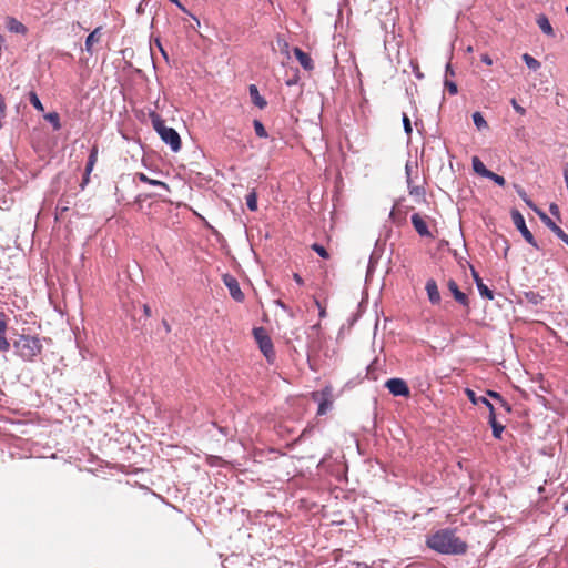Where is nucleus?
Instances as JSON below:
<instances>
[{
  "label": "nucleus",
  "mask_w": 568,
  "mask_h": 568,
  "mask_svg": "<svg viewBox=\"0 0 568 568\" xmlns=\"http://www.w3.org/2000/svg\"><path fill=\"white\" fill-rule=\"evenodd\" d=\"M44 119L52 125L53 130L58 131L61 129L60 116L57 112L47 113Z\"/></svg>",
  "instance_id": "nucleus-25"
},
{
  "label": "nucleus",
  "mask_w": 568,
  "mask_h": 568,
  "mask_svg": "<svg viewBox=\"0 0 568 568\" xmlns=\"http://www.w3.org/2000/svg\"><path fill=\"white\" fill-rule=\"evenodd\" d=\"M172 3H174L179 9H181L183 12H187L185 7L180 2V0H170Z\"/></svg>",
  "instance_id": "nucleus-46"
},
{
  "label": "nucleus",
  "mask_w": 568,
  "mask_h": 568,
  "mask_svg": "<svg viewBox=\"0 0 568 568\" xmlns=\"http://www.w3.org/2000/svg\"><path fill=\"white\" fill-rule=\"evenodd\" d=\"M153 129L160 135L163 142L170 145L173 152H178L181 149V138L176 130L165 125L164 120L155 112L150 113Z\"/></svg>",
  "instance_id": "nucleus-3"
},
{
  "label": "nucleus",
  "mask_w": 568,
  "mask_h": 568,
  "mask_svg": "<svg viewBox=\"0 0 568 568\" xmlns=\"http://www.w3.org/2000/svg\"><path fill=\"white\" fill-rule=\"evenodd\" d=\"M406 175H407V186L410 195H422L424 194V190L420 186L413 185L410 179V168L408 164L405 166Z\"/></svg>",
  "instance_id": "nucleus-22"
},
{
  "label": "nucleus",
  "mask_w": 568,
  "mask_h": 568,
  "mask_svg": "<svg viewBox=\"0 0 568 568\" xmlns=\"http://www.w3.org/2000/svg\"><path fill=\"white\" fill-rule=\"evenodd\" d=\"M448 290L453 294L455 301L459 303L462 306L469 308V298L468 296L462 292L454 280H449L447 283Z\"/></svg>",
  "instance_id": "nucleus-10"
},
{
  "label": "nucleus",
  "mask_w": 568,
  "mask_h": 568,
  "mask_svg": "<svg viewBox=\"0 0 568 568\" xmlns=\"http://www.w3.org/2000/svg\"><path fill=\"white\" fill-rule=\"evenodd\" d=\"M215 459H219V457H216V456H210V457H209L210 464H211V465H214Z\"/></svg>",
  "instance_id": "nucleus-54"
},
{
  "label": "nucleus",
  "mask_w": 568,
  "mask_h": 568,
  "mask_svg": "<svg viewBox=\"0 0 568 568\" xmlns=\"http://www.w3.org/2000/svg\"><path fill=\"white\" fill-rule=\"evenodd\" d=\"M538 215L540 220L545 223V225L548 229H550L556 234L557 237H559L560 240L564 239V236L566 235L564 230L559 227L545 212L538 211Z\"/></svg>",
  "instance_id": "nucleus-15"
},
{
  "label": "nucleus",
  "mask_w": 568,
  "mask_h": 568,
  "mask_svg": "<svg viewBox=\"0 0 568 568\" xmlns=\"http://www.w3.org/2000/svg\"><path fill=\"white\" fill-rule=\"evenodd\" d=\"M525 296L532 304H538L541 301V296L538 293L532 292V291L526 292Z\"/></svg>",
  "instance_id": "nucleus-36"
},
{
  "label": "nucleus",
  "mask_w": 568,
  "mask_h": 568,
  "mask_svg": "<svg viewBox=\"0 0 568 568\" xmlns=\"http://www.w3.org/2000/svg\"><path fill=\"white\" fill-rule=\"evenodd\" d=\"M311 247H312V250H313V251H315V252H316V253H317L322 258H328V257H329V254H328L327 250H326L323 245H321V244H318V243H314V244H312V246H311Z\"/></svg>",
  "instance_id": "nucleus-32"
},
{
  "label": "nucleus",
  "mask_w": 568,
  "mask_h": 568,
  "mask_svg": "<svg viewBox=\"0 0 568 568\" xmlns=\"http://www.w3.org/2000/svg\"><path fill=\"white\" fill-rule=\"evenodd\" d=\"M329 396H331V388L329 387H326L321 393V399L318 398L320 397L318 393H313L312 394L313 399L314 400H318L317 415H325L327 413V410L329 409V407L332 405V402L328 399Z\"/></svg>",
  "instance_id": "nucleus-9"
},
{
  "label": "nucleus",
  "mask_w": 568,
  "mask_h": 568,
  "mask_svg": "<svg viewBox=\"0 0 568 568\" xmlns=\"http://www.w3.org/2000/svg\"><path fill=\"white\" fill-rule=\"evenodd\" d=\"M549 211H550V213H551L552 215H557V214H559V209H558L557 204H554V203H552V204H550V206H549Z\"/></svg>",
  "instance_id": "nucleus-45"
},
{
  "label": "nucleus",
  "mask_w": 568,
  "mask_h": 568,
  "mask_svg": "<svg viewBox=\"0 0 568 568\" xmlns=\"http://www.w3.org/2000/svg\"><path fill=\"white\" fill-rule=\"evenodd\" d=\"M29 101L36 110H38V111L44 110L42 102L40 101L38 94L34 91L29 92Z\"/></svg>",
  "instance_id": "nucleus-29"
},
{
  "label": "nucleus",
  "mask_w": 568,
  "mask_h": 568,
  "mask_svg": "<svg viewBox=\"0 0 568 568\" xmlns=\"http://www.w3.org/2000/svg\"><path fill=\"white\" fill-rule=\"evenodd\" d=\"M444 85L452 95L457 94L458 88L454 81L449 80L448 78H445Z\"/></svg>",
  "instance_id": "nucleus-34"
},
{
  "label": "nucleus",
  "mask_w": 568,
  "mask_h": 568,
  "mask_svg": "<svg viewBox=\"0 0 568 568\" xmlns=\"http://www.w3.org/2000/svg\"><path fill=\"white\" fill-rule=\"evenodd\" d=\"M155 44H156V47H158L160 50H162V48H163V47H162V43H161L160 39H155Z\"/></svg>",
  "instance_id": "nucleus-55"
},
{
  "label": "nucleus",
  "mask_w": 568,
  "mask_h": 568,
  "mask_svg": "<svg viewBox=\"0 0 568 568\" xmlns=\"http://www.w3.org/2000/svg\"><path fill=\"white\" fill-rule=\"evenodd\" d=\"M473 121L478 130H484V129L488 128L487 121L484 119L483 114L478 111L473 113Z\"/></svg>",
  "instance_id": "nucleus-27"
},
{
  "label": "nucleus",
  "mask_w": 568,
  "mask_h": 568,
  "mask_svg": "<svg viewBox=\"0 0 568 568\" xmlns=\"http://www.w3.org/2000/svg\"><path fill=\"white\" fill-rule=\"evenodd\" d=\"M498 403L507 413L511 412L510 404L508 402H506L504 398H501V400H499Z\"/></svg>",
  "instance_id": "nucleus-43"
},
{
  "label": "nucleus",
  "mask_w": 568,
  "mask_h": 568,
  "mask_svg": "<svg viewBox=\"0 0 568 568\" xmlns=\"http://www.w3.org/2000/svg\"><path fill=\"white\" fill-rule=\"evenodd\" d=\"M511 105H513L514 110H515L517 113H519L520 115H524V114L526 113V110H525L521 105H519V104L517 103L516 99H513V100H511Z\"/></svg>",
  "instance_id": "nucleus-38"
},
{
  "label": "nucleus",
  "mask_w": 568,
  "mask_h": 568,
  "mask_svg": "<svg viewBox=\"0 0 568 568\" xmlns=\"http://www.w3.org/2000/svg\"><path fill=\"white\" fill-rule=\"evenodd\" d=\"M402 121H403V126H404L405 133L407 134V136H410L412 132H413V128H412L410 120L406 113H403Z\"/></svg>",
  "instance_id": "nucleus-33"
},
{
  "label": "nucleus",
  "mask_w": 568,
  "mask_h": 568,
  "mask_svg": "<svg viewBox=\"0 0 568 568\" xmlns=\"http://www.w3.org/2000/svg\"><path fill=\"white\" fill-rule=\"evenodd\" d=\"M536 23L539 29L548 37H555L554 29L549 22V19L545 14H539L536 19Z\"/></svg>",
  "instance_id": "nucleus-17"
},
{
  "label": "nucleus",
  "mask_w": 568,
  "mask_h": 568,
  "mask_svg": "<svg viewBox=\"0 0 568 568\" xmlns=\"http://www.w3.org/2000/svg\"><path fill=\"white\" fill-rule=\"evenodd\" d=\"M246 205L247 209L251 212L257 211V193L255 189H253L247 195H246Z\"/></svg>",
  "instance_id": "nucleus-24"
},
{
  "label": "nucleus",
  "mask_w": 568,
  "mask_h": 568,
  "mask_svg": "<svg viewBox=\"0 0 568 568\" xmlns=\"http://www.w3.org/2000/svg\"><path fill=\"white\" fill-rule=\"evenodd\" d=\"M476 287H477V290H478L479 294H480L483 297H485V298H487V300H490V301L494 298V293H493V291H491L487 285H485V284H484V282L478 283V285H477Z\"/></svg>",
  "instance_id": "nucleus-28"
},
{
  "label": "nucleus",
  "mask_w": 568,
  "mask_h": 568,
  "mask_svg": "<svg viewBox=\"0 0 568 568\" xmlns=\"http://www.w3.org/2000/svg\"><path fill=\"white\" fill-rule=\"evenodd\" d=\"M511 220H513V223L515 224V226L517 227V230L523 235V237L530 245H532L536 248H539V246H538V244H537L532 233L526 226V222H525V219H524L523 214L518 210H513L511 211Z\"/></svg>",
  "instance_id": "nucleus-5"
},
{
  "label": "nucleus",
  "mask_w": 568,
  "mask_h": 568,
  "mask_svg": "<svg viewBox=\"0 0 568 568\" xmlns=\"http://www.w3.org/2000/svg\"><path fill=\"white\" fill-rule=\"evenodd\" d=\"M479 400L485 406H488V410H489L488 423H489V425H490V427L493 429L494 438L500 439L501 438V434H503V432L505 429V426L497 422L494 405L486 397H480Z\"/></svg>",
  "instance_id": "nucleus-6"
},
{
  "label": "nucleus",
  "mask_w": 568,
  "mask_h": 568,
  "mask_svg": "<svg viewBox=\"0 0 568 568\" xmlns=\"http://www.w3.org/2000/svg\"><path fill=\"white\" fill-rule=\"evenodd\" d=\"M470 271H471V276H473V278H474V282H475L476 286H477V285H478V283H481V282H483V280H481V277L479 276L478 272H477L473 266H470Z\"/></svg>",
  "instance_id": "nucleus-39"
},
{
  "label": "nucleus",
  "mask_w": 568,
  "mask_h": 568,
  "mask_svg": "<svg viewBox=\"0 0 568 568\" xmlns=\"http://www.w3.org/2000/svg\"><path fill=\"white\" fill-rule=\"evenodd\" d=\"M480 60H481L483 63H485L487 65H491L493 64V60H491V58L488 54H483Z\"/></svg>",
  "instance_id": "nucleus-44"
},
{
  "label": "nucleus",
  "mask_w": 568,
  "mask_h": 568,
  "mask_svg": "<svg viewBox=\"0 0 568 568\" xmlns=\"http://www.w3.org/2000/svg\"><path fill=\"white\" fill-rule=\"evenodd\" d=\"M277 304H278V306H280V307H282L283 310H287V306H286L283 302L277 301Z\"/></svg>",
  "instance_id": "nucleus-56"
},
{
  "label": "nucleus",
  "mask_w": 568,
  "mask_h": 568,
  "mask_svg": "<svg viewBox=\"0 0 568 568\" xmlns=\"http://www.w3.org/2000/svg\"><path fill=\"white\" fill-rule=\"evenodd\" d=\"M471 164H473V170H474L477 174H479V175H481V176H484V178H486V176H488V175H489L490 170H488V169L485 166V164L481 162V160H480L479 158L474 156V158H473V161H471Z\"/></svg>",
  "instance_id": "nucleus-21"
},
{
  "label": "nucleus",
  "mask_w": 568,
  "mask_h": 568,
  "mask_svg": "<svg viewBox=\"0 0 568 568\" xmlns=\"http://www.w3.org/2000/svg\"><path fill=\"white\" fill-rule=\"evenodd\" d=\"M425 290L427 292L428 300L433 305H437L440 303V293L435 280L429 278L426 282Z\"/></svg>",
  "instance_id": "nucleus-13"
},
{
  "label": "nucleus",
  "mask_w": 568,
  "mask_h": 568,
  "mask_svg": "<svg viewBox=\"0 0 568 568\" xmlns=\"http://www.w3.org/2000/svg\"><path fill=\"white\" fill-rule=\"evenodd\" d=\"M192 18L194 20L192 28L196 29L197 27H200V20L194 16H192Z\"/></svg>",
  "instance_id": "nucleus-51"
},
{
  "label": "nucleus",
  "mask_w": 568,
  "mask_h": 568,
  "mask_svg": "<svg viewBox=\"0 0 568 568\" xmlns=\"http://www.w3.org/2000/svg\"><path fill=\"white\" fill-rule=\"evenodd\" d=\"M412 224L415 231L423 237H433L430 231L428 230L427 223L425 220L418 214L414 213L412 215Z\"/></svg>",
  "instance_id": "nucleus-11"
},
{
  "label": "nucleus",
  "mask_w": 568,
  "mask_h": 568,
  "mask_svg": "<svg viewBox=\"0 0 568 568\" xmlns=\"http://www.w3.org/2000/svg\"><path fill=\"white\" fill-rule=\"evenodd\" d=\"M7 28L10 32L24 34L27 32V28L23 23L18 21L16 18H9L7 21Z\"/></svg>",
  "instance_id": "nucleus-20"
},
{
  "label": "nucleus",
  "mask_w": 568,
  "mask_h": 568,
  "mask_svg": "<svg viewBox=\"0 0 568 568\" xmlns=\"http://www.w3.org/2000/svg\"><path fill=\"white\" fill-rule=\"evenodd\" d=\"M389 216L394 219V210L390 212Z\"/></svg>",
  "instance_id": "nucleus-60"
},
{
  "label": "nucleus",
  "mask_w": 568,
  "mask_h": 568,
  "mask_svg": "<svg viewBox=\"0 0 568 568\" xmlns=\"http://www.w3.org/2000/svg\"><path fill=\"white\" fill-rule=\"evenodd\" d=\"M162 325H163V327H164L166 333L171 332V326H170V324L165 320L162 321Z\"/></svg>",
  "instance_id": "nucleus-50"
},
{
  "label": "nucleus",
  "mask_w": 568,
  "mask_h": 568,
  "mask_svg": "<svg viewBox=\"0 0 568 568\" xmlns=\"http://www.w3.org/2000/svg\"><path fill=\"white\" fill-rule=\"evenodd\" d=\"M14 353L24 362H34L36 357L41 354L43 345L38 336L20 335L13 342Z\"/></svg>",
  "instance_id": "nucleus-2"
},
{
  "label": "nucleus",
  "mask_w": 568,
  "mask_h": 568,
  "mask_svg": "<svg viewBox=\"0 0 568 568\" xmlns=\"http://www.w3.org/2000/svg\"><path fill=\"white\" fill-rule=\"evenodd\" d=\"M97 160H98V149H97V146H93L90 151V154H89V158H88V161L85 164L87 175L91 174V172L97 163Z\"/></svg>",
  "instance_id": "nucleus-23"
},
{
  "label": "nucleus",
  "mask_w": 568,
  "mask_h": 568,
  "mask_svg": "<svg viewBox=\"0 0 568 568\" xmlns=\"http://www.w3.org/2000/svg\"><path fill=\"white\" fill-rule=\"evenodd\" d=\"M293 278H294V281H295L298 285H303V284H304V281H303V278L300 276V274L294 273V274H293Z\"/></svg>",
  "instance_id": "nucleus-47"
},
{
  "label": "nucleus",
  "mask_w": 568,
  "mask_h": 568,
  "mask_svg": "<svg viewBox=\"0 0 568 568\" xmlns=\"http://www.w3.org/2000/svg\"><path fill=\"white\" fill-rule=\"evenodd\" d=\"M294 55L298 60L300 64L303 67L304 70L311 71L314 69V63L310 54L304 52L301 48L296 47L294 48Z\"/></svg>",
  "instance_id": "nucleus-14"
},
{
  "label": "nucleus",
  "mask_w": 568,
  "mask_h": 568,
  "mask_svg": "<svg viewBox=\"0 0 568 568\" xmlns=\"http://www.w3.org/2000/svg\"><path fill=\"white\" fill-rule=\"evenodd\" d=\"M486 178L494 181L499 186H504L506 184V180L504 179V176L496 174L493 171H490L489 175Z\"/></svg>",
  "instance_id": "nucleus-35"
},
{
  "label": "nucleus",
  "mask_w": 568,
  "mask_h": 568,
  "mask_svg": "<svg viewBox=\"0 0 568 568\" xmlns=\"http://www.w3.org/2000/svg\"><path fill=\"white\" fill-rule=\"evenodd\" d=\"M517 194L521 197V200L527 204V206H529L530 209H532L535 212L538 213V207L535 205V203L528 197L527 193L525 192V190L523 189H518L517 190Z\"/></svg>",
  "instance_id": "nucleus-31"
},
{
  "label": "nucleus",
  "mask_w": 568,
  "mask_h": 568,
  "mask_svg": "<svg viewBox=\"0 0 568 568\" xmlns=\"http://www.w3.org/2000/svg\"><path fill=\"white\" fill-rule=\"evenodd\" d=\"M253 126H254V130H255V134L258 138H267L268 136V134H267L263 123L260 120H254L253 121Z\"/></svg>",
  "instance_id": "nucleus-30"
},
{
  "label": "nucleus",
  "mask_w": 568,
  "mask_h": 568,
  "mask_svg": "<svg viewBox=\"0 0 568 568\" xmlns=\"http://www.w3.org/2000/svg\"><path fill=\"white\" fill-rule=\"evenodd\" d=\"M215 459H219V457H216V456H210V457H209L210 464H211V465H214Z\"/></svg>",
  "instance_id": "nucleus-53"
},
{
  "label": "nucleus",
  "mask_w": 568,
  "mask_h": 568,
  "mask_svg": "<svg viewBox=\"0 0 568 568\" xmlns=\"http://www.w3.org/2000/svg\"><path fill=\"white\" fill-rule=\"evenodd\" d=\"M385 386L393 396L408 397L410 394L409 387L402 378H390L385 383Z\"/></svg>",
  "instance_id": "nucleus-7"
},
{
  "label": "nucleus",
  "mask_w": 568,
  "mask_h": 568,
  "mask_svg": "<svg viewBox=\"0 0 568 568\" xmlns=\"http://www.w3.org/2000/svg\"><path fill=\"white\" fill-rule=\"evenodd\" d=\"M7 315L3 312H0V352H8L10 349V343L7 338Z\"/></svg>",
  "instance_id": "nucleus-12"
},
{
  "label": "nucleus",
  "mask_w": 568,
  "mask_h": 568,
  "mask_svg": "<svg viewBox=\"0 0 568 568\" xmlns=\"http://www.w3.org/2000/svg\"><path fill=\"white\" fill-rule=\"evenodd\" d=\"M487 396H489L493 399H496L497 402L501 400L503 398V396L495 390H487Z\"/></svg>",
  "instance_id": "nucleus-40"
},
{
  "label": "nucleus",
  "mask_w": 568,
  "mask_h": 568,
  "mask_svg": "<svg viewBox=\"0 0 568 568\" xmlns=\"http://www.w3.org/2000/svg\"><path fill=\"white\" fill-rule=\"evenodd\" d=\"M565 510H567V511H568V504L565 506Z\"/></svg>",
  "instance_id": "nucleus-62"
},
{
  "label": "nucleus",
  "mask_w": 568,
  "mask_h": 568,
  "mask_svg": "<svg viewBox=\"0 0 568 568\" xmlns=\"http://www.w3.org/2000/svg\"><path fill=\"white\" fill-rule=\"evenodd\" d=\"M466 393H467V396H468L469 400H470L473 404H475V405H476V404L481 403V402L479 400V398H480V397H476V394H475V392H474V390H471V389H466Z\"/></svg>",
  "instance_id": "nucleus-37"
},
{
  "label": "nucleus",
  "mask_w": 568,
  "mask_h": 568,
  "mask_svg": "<svg viewBox=\"0 0 568 568\" xmlns=\"http://www.w3.org/2000/svg\"><path fill=\"white\" fill-rule=\"evenodd\" d=\"M211 425L213 427H216L217 430L223 435V436H227L229 435V429L226 427H222V426H217L216 423L212 422Z\"/></svg>",
  "instance_id": "nucleus-42"
},
{
  "label": "nucleus",
  "mask_w": 568,
  "mask_h": 568,
  "mask_svg": "<svg viewBox=\"0 0 568 568\" xmlns=\"http://www.w3.org/2000/svg\"><path fill=\"white\" fill-rule=\"evenodd\" d=\"M143 312H144L145 316H148V317L151 316V308L148 304L143 305Z\"/></svg>",
  "instance_id": "nucleus-49"
},
{
  "label": "nucleus",
  "mask_w": 568,
  "mask_h": 568,
  "mask_svg": "<svg viewBox=\"0 0 568 568\" xmlns=\"http://www.w3.org/2000/svg\"><path fill=\"white\" fill-rule=\"evenodd\" d=\"M561 241L568 246V235L566 234Z\"/></svg>",
  "instance_id": "nucleus-57"
},
{
  "label": "nucleus",
  "mask_w": 568,
  "mask_h": 568,
  "mask_svg": "<svg viewBox=\"0 0 568 568\" xmlns=\"http://www.w3.org/2000/svg\"><path fill=\"white\" fill-rule=\"evenodd\" d=\"M253 335L266 361L273 363L275 361V351L266 329L264 327H255L253 328Z\"/></svg>",
  "instance_id": "nucleus-4"
},
{
  "label": "nucleus",
  "mask_w": 568,
  "mask_h": 568,
  "mask_svg": "<svg viewBox=\"0 0 568 568\" xmlns=\"http://www.w3.org/2000/svg\"><path fill=\"white\" fill-rule=\"evenodd\" d=\"M320 316H321V317H324V316H325V310H321V312H320Z\"/></svg>",
  "instance_id": "nucleus-59"
},
{
  "label": "nucleus",
  "mask_w": 568,
  "mask_h": 568,
  "mask_svg": "<svg viewBox=\"0 0 568 568\" xmlns=\"http://www.w3.org/2000/svg\"><path fill=\"white\" fill-rule=\"evenodd\" d=\"M223 283L227 287L230 295L236 302L244 301V294L241 291L237 280L231 274L223 275Z\"/></svg>",
  "instance_id": "nucleus-8"
},
{
  "label": "nucleus",
  "mask_w": 568,
  "mask_h": 568,
  "mask_svg": "<svg viewBox=\"0 0 568 568\" xmlns=\"http://www.w3.org/2000/svg\"><path fill=\"white\" fill-rule=\"evenodd\" d=\"M449 75H450V77H454V75H455V72H454V70H453V67H452L450 62H448V63L446 64V68H445V78H448Z\"/></svg>",
  "instance_id": "nucleus-41"
},
{
  "label": "nucleus",
  "mask_w": 568,
  "mask_h": 568,
  "mask_svg": "<svg viewBox=\"0 0 568 568\" xmlns=\"http://www.w3.org/2000/svg\"><path fill=\"white\" fill-rule=\"evenodd\" d=\"M101 27L95 28L85 39V51L90 54L93 53V44L100 40Z\"/></svg>",
  "instance_id": "nucleus-19"
},
{
  "label": "nucleus",
  "mask_w": 568,
  "mask_h": 568,
  "mask_svg": "<svg viewBox=\"0 0 568 568\" xmlns=\"http://www.w3.org/2000/svg\"><path fill=\"white\" fill-rule=\"evenodd\" d=\"M250 98L254 105L260 109H264L267 105L266 100L260 94L258 89L255 84L248 87Z\"/></svg>",
  "instance_id": "nucleus-16"
},
{
  "label": "nucleus",
  "mask_w": 568,
  "mask_h": 568,
  "mask_svg": "<svg viewBox=\"0 0 568 568\" xmlns=\"http://www.w3.org/2000/svg\"><path fill=\"white\" fill-rule=\"evenodd\" d=\"M90 175H87V171L84 172V176L82 179L81 187L84 189V186L89 183Z\"/></svg>",
  "instance_id": "nucleus-48"
},
{
  "label": "nucleus",
  "mask_w": 568,
  "mask_h": 568,
  "mask_svg": "<svg viewBox=\"0 0 568 568\" xmlns=\"http://www.w3.org/2000/svg\"><path fill=\"white\" fill-rule=\"evenodd\" d=\"M135 178L139 179L141 182L143 183H146V184H150L152 186H159L165 191H170V187L169 185L165 183V182H162V181H159V180H154V179H151L149 178L145 173L143 172H139L135 174Z\"/></svg>",
  "instance_id": "nucleus-18"
},
{
  "label": "nucleus",
  "mask_w": 568,
  "mask_h": 568,
  "mask_svg": "<svg viewBox=\"0 0 568 568\" xmlns=\"http://www.w3.org/2000/svg\"><path fill=\"white\" fill-rule=\"evenodd\" d=\"M566 13L568 14V6L565 8Z\"/></svg>",
  "instance_id": "nucleus-61"
},
{
  "label": "nucleus",
  "mask_w": 568,
  "mask_h": 568,
  "mask_svg": "<svg viewBox=\"0 0 568 568\" xmlns=\"http://www.w3.org/2000/svg\"><path fill=\"white\" fill-rule=\"evenodd\" d=\"M192 18L194 20L192 28L196 29L197 27H200V20L194 16H192Z\"/></svg>",
  "instance_id": "nucleus-52"
},
{
  "label": "nucleus",
  "mask_w": 568,
  "mask_h": 568,
  "mask_svg": "<svg viewBox=\"0 0 568 568\" xmlns=\"http://www.w3.org/2000/svg\"><path fill=\"white\" fill-rule=\"evenodd\" d=\"M426 544L430 549L444 555H463L467 551V544L450 529L436 531L427 538Z\"/></svg>",
  "instance_id": "nucleus-1"
},
{
  "label": "nucleus",
  "mask_w": 568,
  "mask_h": 568,
  "mask_svg": "<svg viewBox=\"0 0 568 568\" xmlns=\"http://www.w3.org/2000/svg\"><path fill=\"white\" fill-rule=\"evenodd\" d=\"M160 51H161L162 55H163L165 59H168V54H166L165 50L162 48V50H160Z\"/></svg>",
  "instance_id": "nucleus-58"
},
{
  "label": "nucleus",
  "mask_w": 568,
  "mask_h": 568,
  "mask_svg": "<svg viewBox=\"0 0 568 568\" xmlns=\"http://www.w3.org/2000/svg\"><path fill=\"white\" fill-rule=\"evenodd\" d=\"M523 60L528 69L537 71L540 68V62L528 53L523 55Z\"/></svg>",
  "instance_id": "nucleus-26"
}]
</instances>
